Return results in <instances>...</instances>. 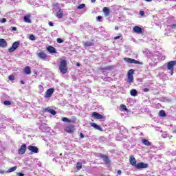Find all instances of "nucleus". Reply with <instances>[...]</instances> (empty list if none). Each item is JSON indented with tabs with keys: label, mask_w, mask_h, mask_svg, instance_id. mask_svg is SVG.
I'll return each instance as SVG.
<instances>
[{
	"label": "nucleus",
	"mask_w": 176,
	"mask_h": 176,
	"mask_svg": "<svg viewBox=\"0 0 176 176\" xmlns=\"http://www.w3.org/2000/svg\"><path fill=\"white\" fill-rule=\"evenodd\" d=\"M59 71L61 74H67V61L65 60H63L60 61L59 65Z\"/></svg>",
	"instance_id": "f257e3e1"
},
{
	"label": "nucleus",
	"mask_w": 176,
	"mask_h": 176,
	"mask_svg": "<svg viewBox=\"0 0 176 176\" xmlns=\"http://www.w3.org/2000/svg\"><path fill=\"white\" fill-rule=\"evenodd\" d=\"M36 56L38 57V58H40V60H47V58L49 57V56L46 54L45 51H41L40 52H37Z\"/></svg>",
	"instance_id": "f03ea898"
},
{
	"label": "nucleus",
	"mask_w": 176,
	"mask_h": 176,
	"mask_svg": "<svg viewBox=\"0 0 176 176\" xmlns=\"http://www.w3.org/2000/svg\"><path fill=\"white\" fill-rule=\"evenodd\" d=\"M124 61H126V63H129V64H140V65H142V64H144L142 62H140L135 59H133L131 58H124Z\"/></svg>",
	"instance_id": "7ed1b4c3"
},
{
	"label": "nucleus",
	"mask_w": 176,
	"mask_h": 176,
	"mask_svg": "<svg viewBox=\"0 0 176 176\" xmlns=\"http://www.w3.org/2000/svg\"><path fill=\"white\" fill-rule=\"evenodd\" d=\"M134 74V69H131L128 72V83H133L134 80V76L133 74Z\"/></svg>",
	"instance_id": "20e7f679"
},
{
	"label": "nucleus",
	"mask_w": 176,
	"mask_h": 176,
	"mask_svg": "<svg viewBox=\"0 0 176 176\" xmlns=\"http://www.w3.org/2000/svg\"><path fill=\"white\" fill-rule=\"evenodd\" d=\"M19 46H20V42L15 41L14 43H13L12 47L8 49V52L10 53H13V52H14V50H16V49H17Z\"/></svg>",
	"instance_id": "39448f33"
},
{
	"label": "nucleus",
	"mask_w": 176,
	"mask_h": 176,
	"mask_svg": "<svg viewBox=\"0 0 176 176\" xmlns=\"http://www.w3.org/2000/svg\"><path fill=\"white\" fill-rule=\"evenodd\" d=\"M65 131L69 134H73L75 131V127L73 125H67L65 127Z\"/></svg>",
	"instance_id": "423d86ee"
},
{
	"label": "nucleus",
	"mask_w": 176,
	"mask_h": 176,
	"mask_svg": "<svg viewBox=\"0 0 176 176\" xmlns=\"http://www.w3.org/2000/svg\"><path fill=\"white\" fill-rule=\"evenodd\" d=\"M53 93H54V88L48 89L44 96L45 98H50L53 95Z\"/></svg>",
	"instance_id": "0eeeda50"
},
{
	"label": "nucleus",
	"mask_w": 176,
	"mask_h": 176,
	"mask_svg": "<svg viewBox=\"0 0 176 176\" xmlns=\"http://www.w3.org/2000/svg\"><path fill=\"white\" fill-rule=\"evenodd\" d=\"M98 156L100 159H102L103 162H104L106 164H109V163L111 162V161L109 160V158L108 157V156H107L105 155H102L101 153H99L98 155Z\"/></svg>",
	"instance_id": "6e6552de"
},
{
	"label": "nucleus",
	"mask_w": 176,
	"mask_h": 176,
	"mask_svg": "<svg viewBox=\"0 0 176 176\" xmlns=\"http://www.w3.org/2000/svg\"><path fill=\"white\" fill-rule=\"evenodd\" d=\"M28 151H30L31 155H32V153H38L39 152V149L35 146H28Z\"/></svg>",
	"instance_id": "1a4fd4ad"
},
{
	"label": "nucleus",
	"mask_w": 176,
	"mask_h": 176,
	"mask_svg": "<svg viewBox=\"0 0 176 176\" xmlns=\"http://www.w3.org/2000/svg\"><path fill=\"white\" fill-rule=\"evenodd\" d=\"M25 151H27V145L23 144L19 149L18 153H19V155H24V153H25Z\"/></svg>",
	"instance_id": "9d476101"
},
{
	"label": "nucleus",
	"mask_w": 176,
	"mask_h": 176,
	"mask_svg": "<svg viewBox=\"0 0 176 176\" xmlns=\"http://www.w3.org/2000/svg\"><path fill=\"white\" fill-rule=\"evenodd\" d=\"M175 65H176V60H172L168 63V69L173 72V71H174Z\"/></svg>",
	"instance_id": "9b49d317"
},
{
	"label": "nucleus",
	"mask_w": 176,
	"mask_h": 176,
	"mask_svg": "<svg viewBox=\"0 0 176 176\" xmlns=\"http://www.w3.org/2000/svg\"><path fill=\"white\" fill-rule=\"evenodd\" d=\"M135 168H148V164L144 162H140L137 164Z\"/></svg>",
	"instance_id": "f8f14e48"
},
{
	"label": "nucleus",
	"mask_w": 176,
	"mask_h": 176,
	"mask_svg": "<svg viewBox=\"0 0 176 176\" xmlns=\"http://www.w3.org/2000/svg\"><path fill=\"white\" fill-rule=\"evenodd\" d=\"M47 50L51 54H54L57 53V51L56 50V48L50 45L47 47Z\"/></svg>",
	"instance_id": "ddd939ff"
},
{
	"label": "nucleus",
	"mask_w": 176,
	"mask_h": 176,
	"mask_svg": "<svg viewBox=\"0 0 176 176\" xmlns=\"http://www.w3.org/2000/svg\"><path fill=\"white\" fill-rule=\"evenodd\" d=\"M129 161H130V163H131V166H133V167L137 166V160H135L134 158V157L130 156Z\"/></svg>",
	"instance_id": "4468645a"
},
{
	"label": "nucleus",
	"mask_w": 176,
	"mask_h": 176,
	"mask_svg": "<svg viewBox=\"0 0 176 176\" xmlns=\"http://www.w3.org/2000/svg\"><path fill=\"white\" fill-rule=\"evenodd\" d=\"M92 116L95 119H104V116H102V115H101L97 112L92 113Z\"/></svg>",
	"instance_id": "2eb2a0df"
},
{
	"label": "nucleus",
	"mask_w": 176,
	"mask_h": 176,
	"mask_svg": "<svg viewBox=\"0 0 176 176\" xmlns=\"http://www.w3.org/2000/svg\"><path fill=\"white\" fill-rule=\"evenodd\" d=\"M8 46V42L4 38H0V47H6Z\"/></svg>",
	"instance_id": "dca6fc26"
},
{
	"label": "nucleus",
	"mask_w": 176,
	"mask_h": 176,
	"mask_svg": "<svg viewBox=\"0 0 176 176\" xmlns=\"http://www.w3.org/2000/svg\"><path fill=\"white\" fill-rule=\"evenodd\" d=\"M134 32L136 34H141L142 32V28H140V26H135L133 28Z\"/></svg>",
	"instance_id": "f3484780"
},
{
	"label": "nucleus",
	"mask_w": 176,
	"mask_h": 176,
	"mask_svg": "<svg viewBox=\"0 0 176 176\" xmlns=\"http://www.w3.org/2000/svg\"><path fill=\"white\" fill-rule=\"evenodd\" d=\"M91 127H94L96 130H99V131H102V128H101V126H100V125H98L96 123H91Z\"/></svg>",
	"instance_id": "a211bd4d"
},
{
	"label": "nucleus",
	"mask_w": 176,
	"mask_h": 176,
	"mask_svg": "<svg viewBox=\"0 0 176 176\" xmlns=\"http://www.w3.org/2000/svg\"><path fill=\"white\" fill-rule=\"evenodd\" d=\"M142 143L146 146H151V142L146 139H142Z\"/></svg>",
	"instance_id": "6ab92c4d"
},
{
	"label": "nucleus",
	"mask_w": 176,
	"mask_h": 176,
	"mask_svg": "<svg viewBox=\"0 0 176 176\" xmlns=\"http://www.w3.org/2000/svg\"><path fill=\"white\" fill-rule=\"evenodd\" d=\"M24 72L26 75H30L31 74V67H30V66H26L24 69Z\"/></svg>",
	"instance_id": "aec40b11"
},
{
	"label": "nucleus",
	"mask_w": 176,
	"mask_h": 176,
	"mask_svg": "<svg viewBox=\"0 0 176 176\" xmlns=\"http://www.w3.org/2000/svg\"><path fill=\"white\" fill-rule=\"evenodd\" d=\"M85 47H90V46H93V43L90 41H87V42H82Z\"/></svg>",
	"instance_id": "412c9836"
},
{
	"label": "nucleus",
	"mask_w": 176,
	"mask_h": 176,
	"mask_svg": "<svg viewBox=\"0 0 176 176\" xmlns=\"http://www.w3.org/2000/svg\"><path fill=\"white\" fill-rule=\"evenodd\" d=\"M103 12H104L105 16H109V13L111 11L109 10V8L104 7L103 8Z\"/></svg>",
	"instance_id": "4be33fe9"
},
{
	"label": "nucleus",
	"mask_w": 176,
	"mask_h": 176,
	"mask_svg": "<svg viewBox=\"0 0 176 176\" xmlns=\"http://www.w3.org/2000/svg\"><path fill=\"white\" fill-rule=\"evenodd\" d=\"M23 20H24L25 23H32L31 19H30V15H25L23 17Z\"/></svg>",
	"instance_id": "5701e85b"
},
{
	"label": "nucleus",
	"mask_w": 176,
	"mask_h": 176,
	"mask_svg": "<svg viewBox=\"0 0 176 176\" xmlns=\"http://www.w3.org/2000/svg\"><path fill=\"white\" fill-rule=\"evenodd\" d=\"M131 93V96H132L133 97H137L138 96V91L135 89H131L130 91Z\"/></svg>",
	"instance_id": "b1692460"
},
{
	"label": "nucleus",
	"mask_w": 176,
	"mask_h": 176,
	"mask_svg": "<svg viewBox=\"0 0 176 176\" xmlns=\"http://www.w3.org/2000/svg\"><path fill=\"white\" fill-rule=\"evenodd\" d=\"M45 112H49L51 115H56V113H57V112L53 109H45Z\"/></svg>",
	"instance_id": "393cba45"
},
{
	"label": "nucleus",
	"mask_w": 176,
	"mask_h": 176,
	"mask_svg": "<svg viewBox=\"0 0 176 176\" xmlns=\"http://www.w3.org/2000/svg\"><path fill=\"white\" fill-rule=\"evenodd\" d=\"M63 11H61V10H60L57 13H56V16L58 17V19H63Z\"/></svg>",
	"instance_id": "a878e982"
},
{
	"label": "nucleus",
	"mask_w": 176,
	"mask_h": 176,
	"mask_svg": "<svg viewBox=\"0 0 176 176\" xmlns=\"http://www.w3.org/2000/svg\"><path fill=\"white\" fill-rule=\"evenodd\" d=\"M159 116H161V118H165V116H166V111H164V110L160 111Z\"/></svg>",
	"instance_id": "bb28decb"
},
{
	"label": "nucleus",
	"mask_w": 176,
	"mask_h": 176,
	"mask_svg": "<svg viewBox=\"0 0 176 176\" xmlns=\"http://www.w3.org/2000/svg\"><path fill=\"white\" fill-rule=\"evenodd\" d=\"M62 121L65 122V123H71V120L65 117L62 118Z\"/></svg>",
	"instance_id": "cd10ccee"
},
{
	"label": "nucleus",
	"mask_w": 176,
	"mask_h": 176,
	"mask_svg": "<svg viewBox=\"0 0 176 176\" xmlns=\"http://www.w3.org/2000/svg\"><path fill=\"white\" fill-rule=\"evenodd\" d=\"M101 69H102L104 71H111L112 66H109V67H101Z\"/></svg>",
	"instance_id": "c85d7f7f"
},
{
	"label": "nucleus",
	"mask_w": 176,
	"mask_h": 176,
	"mask_svg": "<svg viewBox=\"0 0 176 176\" xmlns=\"http://www.w3.org/2000/svg\"><path fill=\"white\" fill-rule=\"evenodd\" d=\"M16 170H17V166L12 167L8 170V173H13V171H16Z\"/></svg>",
	"instance_id": "c756f323"
},
{
	"label": "nucleus",
	"mask_w": 176,
	"mask_h": 176,
	"mask_svg": "<svg viewBox=\"0 0 176 176\" xmlns=\"http://www.w3.org/2000/svg\"><path fill=\"white\" fill-rule=\"evenodd\" d=\"M76 168L77 170H80L82 168V163L78 162L76 164Z\"/></svg>",
	"instance_id": "7c9ffc66"
},
{
	"label": "nucleus",
	"mask_w": 176,
	"mask_h": 176,
	"mask_svg": "<svg viewBox=\"0 0 176 176\" xmlns=\"http://www.w3.org/2000/svg\"><path fill=\"white\" fill-rule=\"evenodd\" d=\"M3 104H4V105L9 106V105L12 104V102L9 100H6V101H4Z\"/></svg>",
	"instance_id": "2f4dec72"
},
{
	"label": "nucleus",
	"mask_w": 176,
	"mask_h": 176,
	"mask_svg": "<svg viewBox=\"0 0 176 176\" xmlns=\"http://www.w3.org/2000/svg\"><path fill=\"white\" fill-rule=\"evenodd\" d=\"M121 109L122 110V111H127V107H126V105H124V104H121Z\"/></svg>",
	"instance_id": "473e14b6"
},
{
	"label": "nucleus",
	"mask_w": 176,
	"mask_h": 176,
	"mask_svg": "<svg viewBox=\"0 0 176 176\" xmlns=\"http://www.w3.org/2000/svg\"><path fill=\"white\" fill-rule=\"evenodd\" d=\"M29 39L30 41H35V36H34L33 34H31L29 37Z\"/></svg>",
	"instance_id": "72a5a7b5"
},
{
	"label": "nucleus",
	"mask_w": 176,
	"mask_h": 176,
	"mask_svg": "<svg viewBox=\"0 0 176 176\" xmlns=\"http://www.w3.org/2000/svg\"><path fill=\"white\" fill-rule=\"evenodd\" d=\"M85 6H86V5L85 4H80V6H78V9H83V8H85Z\"/></svg>",
	"instance_id": "f704fd0d"
},
{
	"label": "nucleus",
	"mask_w": 176,
	"mask_h": 176,
	"mask_svg": "<svg viewBox=\"0 0 176 176\" xmlns=\"http://www.w3.org/2000/svg\"><path fill=\"white\" fill-rule=\"evenodd\" d=\"M56 41L58 42V43H63L64 42V41H63V39H61L60 38H58Z\"/></svg>",
	"instance_id": "c9c22d12"
},
{
	"label": "nucleus",
	"mask_w": 176,
	"mask_h": 176,
	"mask_svg": "<svg viewBox=\"0 0 176 176\" xmlns=\"http://www.w3.org/2000/svg\"><path fill=\"white\" fill-rule=\"evenodd\" d=\"M38 89L41 91V93H42V91H43L44 89H43V86L42 85H38Z\"/></svg>",
	"instance_id": "e433bc0d"
},
{
	"label": "nucleus",
	"mask_w": 176,
	"mask_h": 176,
	"mask_svg": "<svg viewBox=\"0 0 176 176\" xmlns=\"http://www.w3.org/2000/svg\"><path fill=\"white\" fill-rule=\"evenodd\" d=\"M8 79H10V80H14V76L10 75Z\"/></svg>",
	"instance_id": "4c0bfd02"
},
{
	"label": "nucleus",
	"mask_w": 176,
	"mask_h": 176,
	"mask_svg": "<svg viewBox=\"0 0 176 176\" xmlns=\"http://www.w3.org/2000/svg\"><path fill=\"white\" fill-rule=\"evenodd\" d=\"M140 16H145V12H144V11H140Z\"/></svg>",
	"instance_id": "58836bf2"
},
{
	"label": "nucleus",
	"mask_w": 176,
	"mask_h": 176,
	"mask_svg": "<svg viewBox=\"0 0 176 176\" xmlns=\"http://www.w3.org/2000/svg\"><path fill=\"white\" fill-rule=\"evenodd\" d=\"M97 20H98V21H101V20H102V16H98L97 17Z\"/></svg>",
	"instance_id": "ea45409f"
},
{
	"label": "nucleus",
	"mask_w": 176,
	"mask_h": 176,
	"mask_svg": "<svg viewBox=\"0 0 176 176\" xmlns=\"http://www.w3.org/2000/svg\"><path fill=\"white\" fill-rule=\"evenodd\" d=\"M150 90H149V89H148V88H145V89H143V91L144 92V93H148V91H149Z\"/></svg>",
	"instance_id": "a19ab883"
},
{
	"label": "nucleus",
	"mask_w": 176,
	"mask_h": 176,
	"mask_svg": "<svg viewBox=\"0 0 176 176\" xmlns=\"http://www.w3.org/2000/svg\"><path fill=\"white\" fill-rule=\"evenodd\" d=\"M16 175H18V176H24V173H17Z\"/></svg>",
	"instance_id": "79ce46f5"
},
{
	"label": "nucleus",
	"mask_w": 176,
	"mask_h": 176,
	"mask_svg": "<svg viewBox=\"0 0 176 176\" xmlns=\"http://www.w3.org/2000/svg\"><path fill=\"white\" fill-rule=\"evenodd\" d=\"M1 23H6V19L3 18L1 20Z\"/></svg>",
	"instance_id": "37998d69"
},
{
	"label": "nucleus",
	"mask_w": 176,
	"mask_h": 176,
	"mask_svg": "<svg viewBox=\"0 0 176 176\" xmlns=\"http://www.w3.org/2000/svg\"><path fill=\"white\" fill-rule=\"evenodd\" d=\"M12 31H17V28H16V27H12Z\"/></svg>",
	"instance_id": "c03bdc74"
},
{
	"label": "nucleus",
	"mask_w": 176,
	"mask_h": 176,
	"mask_svg": "<svg viewBox=\"0 0 176 176\" xmlns=\"http://www.w3.org/2000/svg\"><path fill=\"white\" fill-rule=\"evenodd\" d=\"M120 36H117L116 37H114V39L116 41L118 39H120Z\"/></svg>",
	"instance_id": "a18cd8bd"
},
{
	"label": "nucleus",
	"mask_w": 176,
	"mask_h": 176,
	"mask_svg": "<svg viewBox=\"0 0 176 176\" xmlns=\"http://www.w3.org/2000/svg\"><path fill=\"white\" fill-rule=\"evenodd\" d=\"M80 138H85V135H83V133H80Z\"/></svg>",
	"instance_id": "49530a36"
},
{
	"label": "nucleus",
	"mask_w": 176,
	"mask_h": 176,
	"mask_svg": "<svg viewBox=\"0 0 176 176\" xmlns=\"http://www.w3.org/2000/svg\"><path fill=\"white\" fill-rule=\"evenodd\" d=\"M117 173H118V175H120L122 174V170H118Z\"/></svg>",
	"instance_id": "de8ad7c7"
},
{
	"label": "nucleus",
	"mask_w": 176,
	"mask_h": 176,
	"mask_svg": "<svg viewBox=\"0 0 176 176\" xmlns=\"http://www.w3.org/2000/svg\"><path fill=\"white\" fill-rule=\"evenodd\" d=\"M49 25L50 27H53V23L52 22H49Z\"/></svg>",
	"instance_id": "09e8293b"
},
{
	"label": "nucleus",
	"mask_w": 176,
	"mask_h": 176,
	"mask_svg": "<svg viewBox=\"0 0 176 176\" xmlns=\"http://www.w3.org/2000/svg\"><path fill=\"white\" fill-rule=\"evenodd\" d=\"M172 28H174V29H175L176 28V25L175 24H173V25H172Z\"/></svg>",
	"instance_id": "8fccbe9b"
},
{
	"label": "nucleus",
	"mask_w": 176,
	"mask_h": 176,
	"mask_svg": "<svg viewBox=\"0 0 176 176\" xmlns=\"http://www.w3.org/2000/svg\"><path fill=\"white\" fill-rule=\"evenodd\" d=\"M20 83H21V85H24L25 82H24V81H23V80H21Z\"/></svg>",
	"instance_id": "3c124183"
},
{
	"label": "nucleus",
	"mask_w": 176,
	"mask_h": 176,
	"mask_svg": "<svg viewBox=\"0 0 176 176\" xmlns=\"http://www.w3.org/2000/svg\"><path fill=\"white\" fill-rule=\"evenodd\" d=\"M146 2H152V0H145Z\"/></svg>",
	"instance_id": "603ef678"
},
{
	"label": "nucleus",
	"mask_w": 176,
	"mask_h": 176,
	"mask_svg": "<svg viewBox=\"0 0 176 176\" xmlns=\"http://www.w3.org/2000/svg\"><path fill=\"white\" fill-rule=\"evenodd\" d=\"M115 30H119V28L118 26H116Z\"/></svg>",
	"instance_id": "864d4df0"
},
{
	"label": "nucleus",
	"mask_w": 176,
	"mask_h": 176,
	"mask_svg": "<svg viewBox=\"0 0 176 176\" xmlns=\"http://www.w3.org/2000/svg\"><path fill=\"white\" fill-rule=\"evenodd\" d=\"M76 65H77V67H80V64H79V63H76Z\"/></svg>",
	"instance_id": "5fc2aeb1"
},
{
	"label": "nucleus",
	"mask_w": 176,
	"mask_h": 176,
	"mask_svg": "<svg viewBox=\"0 0 176 176\" xmlns=\"http://www.w3.org/2000/svg\"><path fill=\"white\" fill-rule=\"evenodd\" d=\"M173 133H176V128L173 130Z\"/></svg>",
	"instance_id": "6e6d98bb"
},
{
	"label": "nucleus",
	"mask_w": 176,
	"mask_h": 176,
	"mask_svg": "<svg viewBox=\"0 0 176 176\" xmlns=\"http://www.w3.org/2000/svg\"><path fill=\"white\" fill-rule=\"evenodd\" d=\"M91 2L94 3V2H96V0H91Z\"/></svg>",
	"instance_id": "4d7b16f0"
},
{
	"label": "nucleus",
	"mask_w": 176,
	"mask_h": 176,
	"mask_svg": "<svg viewBox=\"0 0 176 176\" xmlns=\"http://www.w3.org/2000/svg\"><path fill=\"white\" fill-rule=\"evenodd\" d=\"M60 156H63V154L60 153Z\"/></svg>",
	"instance_id": "13d9d810"
},
{
	"label": "nucleus",
	"mask_w": 176,
	"mask_h": 176,
	"mask_svg": "<svg viewBox=\"0 0 176 176\" xmlns=\"http://www.w3.org/2000/svg\"><path fill=\"white\" fill-rule=\"evenodd\" d=\"M11 123H13V120H11Z\"/></svg>",
	"instance_id": "bf43d9fd"
},
{
	"label": "nucleus",
	"mask_w": 176,
	"mask_h": 176,
	"mask_svg": "<svg viewBox=\"0 0 176 176\" xmlns=\"http://www.w3.org/2000/svg\"><path fill=\"white\" fill-rule=\"evenodd\" d=\"M11 123H13V120H11Z\"/></svg>",
	"instance_id": "052dcab7"
},
{
	"label": "nucleus",
	"mask_w": 176,
	"mask_h": 176,
	"mask_svg": "<svg viewBox=\"0 0 176 176\" xmlns=\"http://www.w3.org/2000/svg\"><path fill=\"white\" fill-rule=\"evenodd\" d=\"M1 173H3V172H2V171H0V174H1Z\"/></svg>",
	"instance_id": "680f3d73"
},
{
	"label": "nucleus",
	"mask_w": 176,
	"mask_h": 176,
	"mask_svg": "<svg viewBox=\"0 0 176 176\" xmlns=\"http://www.w3.org/2000/svg\"><path fill=\"white\" fill-rule=\"evenodd\" d=\"M171 75H173V73H171Z\"/></svg>",
	"instance_id": "e2e57ef3"
}]
</instances>
